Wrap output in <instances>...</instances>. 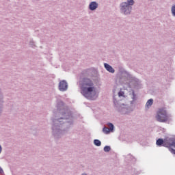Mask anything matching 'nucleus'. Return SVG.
<instances>
[{"mask_svg": "<svg viewBox=\"0 0 175 175\" xmlns=\"http://www.w3.org/2000/svg\"><path fill=\"white\" fill-rule=\"evenodd\" d=\"M0 173L1 174H3V170H2V167H0Z\"/></svg>", "mask_w": 175, "mask_h": 175, "instance_id": "ddd939ff", "label": "nucleus"}, {"mask_svg": "<svg viewBox=\"0 0 175 175\" xmlns=\"http://www.w3.org/2000/svg\"><path fill=\"white\" fill-rule=\"evenodd\" d=\"M124 92L120 90L119 92H118V96H124Z\"/></svg>", "mask_w": 175, "mask_h": 175, "instance_id": "9b49d317", "label": "nucleus"}, {"mask_svg": "<svg viewBox=\"0 0 175 175\" xmlns=\"http://www.w3.org/2000/svg\"><path fill=\"white\" fill-rule=\"evenodd\" d=\"M59 90L60 91H66L68 90V83L65 81H62L59 85Z\"/></svg>", "mask_w": 175, "mask_h": 175, "instance_id": "39448f33", "label": "nucleus"}, {"mask_svg": "<svg viewBox=\"0 0 175 175\" xmlns=\"http://www.w3.org/2000/svg\"><path fill=\"white\" fill-rule=\"evenodd\" d=\"M172 12L174 16H175V5L172 8Z\"/></svg>", "mask_w": 175, "mask_h": 175, "instance_id": "f8f14e48", "label": "nucleus"}, {"mask_svg": "<svg viewBox=\"0 0 175 175\" xmlns=\"http://www.w3.org/2000/svg\"><path fill=\"white\" fill-rule=\"evenodd\" d=\"M110 150H111V148H110V146H105V148H104V151L105 152H109V151H110Z\"/></svg>", "mask_w": 175, "mask_h": 175, "instance_id": "9d476101", "label": "nucleus"}, {"mask_svg": "<svg viewBox=\"0 0 175 175\" xmlns=\"http://www.w3.org/2000/svg\"><path fill=\"white\" fill-rule=\"evenodd\" d=\"M80 85L84 97L88 99H91L92 98V94H95V87L94 86L92 81L88 78H83L80 81Z\"/></svg>", "mask_w": 175, "mask_h": 175, "instance_id": "f257e3e1", "label": "nucleus"}, {"mask_svg": "<svg viewBox=\"0 0 175 175\" xmlns=\"http://www.w3.org/2000/svg\"><path fill=\"white\" fill-rule=\"evenodd\" d=\"M135 3L133 0H128L127 3L124 2L121 4V10L124 14H129L132 10V5Z\"/></svg>", "mask_w": 175, "mask_h": 175, "instance_id": "7ed1b4c3", "label": "nucleus"}, {"mask_svg": "<svg viewBox=\"0 0 175 175\" xmlns=\"http://www.w3.org/2000/svg\"><path fill=\"white\" fill-rule=\"evenodd\" d=\"M98 8V3L95 1H92L90 4V10H95Z\"/></svg>", "mask_w": 175, "mask_h": 175, "instance_id": "0eeeda50", "label": "nucleus"}, {"mask_svg": "<svg viewBox=\"0 0 175 175\" xmlns=\"http://www.w3.org/2000/svg\"><path fill=\"white\" fill-rule=\"evenodd\" d=\"M156 120L159 122H167V121H170V116L167 114V110L166 108H159L156 113Z\"/></svg>", "mask_w": 175, "mask_h": 175, "instance_id": "f03ea898", "label": "nucleus"}, {"mask_svg": "<svg viewBox=\"0 0 175 175\" xmlns=\"http://www.w3.org/2000/svg\"><path fill=\"white\" fill-rule=\"evenodd\" d=\"M107 125L109 129L107 127H104L103 129V132H104V133H105L106 135L110 133V131L113 132V130L114 129V125H113L112 123H109Z\"/></svg>", "mask_w": 175, "mask_h": 175, "instance_id": "20e7f679", "label": "nucleus"}, {"mask_svg": "<svg viewBox=\"0 0 175 175\" xmlns=\"http://www.w3.org/2000/svg\"><path fill=\"white\" fill-rule=\"evenodd\" d=\"M94 144H95V146H97V147H99L101 146L102 142H100V141H99V139H94Z\"/></svg>", "mask_w": 175, "mask_h": 175, "instance_id": "1a4fd4ad", "label": "nucleus"}, {"mask_svg": "<svg viewBox=\"0 0 175 175\" xmlns=\"http://www.w3.org/2000/svg\"><path fill=\"white\" fill-rule=\"evenodd\" d=\"M104 66L108 72H110L111 73H114L115 70H113V67H111L110 65L105 63Z\"/></svg>", "mask_w": 175, "mask_h": 175, "instance_id": "423d86ee", "label": "nucleus"}, {"mask_svg": "<svg viewBox=\"0 0 175 175\" xmlns=\"http://www.w3.org/2000/svg\"><path fill=\"white\" fill-rule=\"evenodd\" d=\"M152 103H154V100L152 98L149 99L146 104V107H147L148 109L149 107H151Z\"/></svg>", "mask_w": 175, "mask_h": 175, "instance_id": "6e6552de", "label": "nucleus"}, {"mask_svg": "<svg viewBox=\"0 0 175 175\" xmlns=\"http://www.w3.org/2000/svg\"><path fill=\"white\" fill-rule=\"evenodd\" d=\"M2 152V147L0 146V154Z\"/></svg>", "mask_w": 175, "mask_h": 175, "instance_id": "4468645a", "label": "nucleus"}, {"mask_svg": "<svg viewBox=\"0 0 175 175\" xmlns=\"http://www.w3.org/2000/svg\"><path fill=\"white\" fill-rule=\"evenodd\" d=\"M82 175H87V174H82Z\"/></svg>", "mask_w": 175, "mask_h": 175, "instance_id": "2eb2a0df", "label": "nucleus"}]
</instances>
